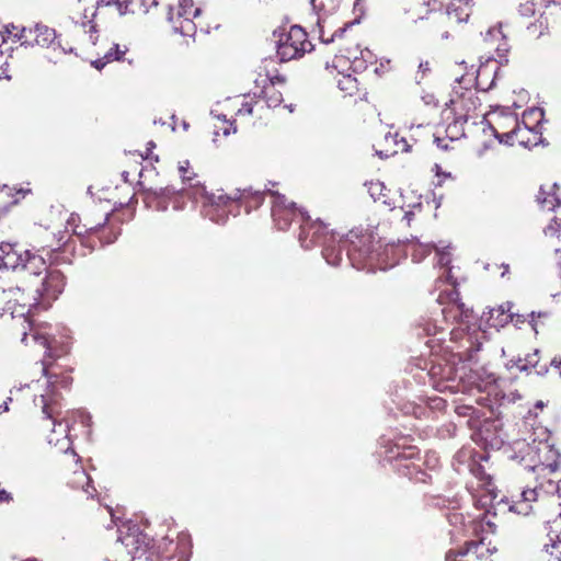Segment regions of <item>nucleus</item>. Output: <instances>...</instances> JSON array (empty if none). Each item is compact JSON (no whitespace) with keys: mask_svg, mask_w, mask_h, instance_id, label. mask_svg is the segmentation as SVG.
Instances as JSON below:
<instances>
[{"mask_svg":"<svg viewBox=\"0 0 561 561\" xmlns=\"http://www.w3.org/2000/svg\"><path fill=\"white\" fill-rule=\"evenodd\" d=\"M473 472L478 479L477 486L472 485L477 492L474 495L476 504L485 512L477 516L469 524V531L477 539L466 542L465 547L460 548L458 551L461 557H474L478 561H490L491 557L497 552V546L489 538V536L493 535L496 530V525L493 522L494 515L491 514V507L497 494L490 476L480 469Z\"/></svg>","mask_w":561,"mask_h":561,"instance_id":"nucleus-1","label":"nucleus"},{"mask_svg":"<svg viewBox=\"0 0 561 561\" xmlns=\"http://www.w3.org/2000/svg\"><path fill=\"white\" fill-rule=\"evenodd\" d=\"M0 305H2L1 316L9 314L13 320V328L21 331L22 343L28 345V337L42 345L46 350V358L59 357L68 352V345L62 344L61 351H57L58 341L50 336L44 327H34L30 319V312L33 307L37 306V296L31 289L25 293L20 287L3 290L0 295Z\"/></svg>","mask_w":561,"mask_h":561,"instance_id":"nucleus-2","label":"nucleus"},{"mask_svg":"<svg viewBox=\"0 0 561 561\" xmlns=\"http://www.w3.org/2000/svg\"><path fill=\"white\" fill-rule=\"evenodd\" d=\"M514 450L520 455L512 458H519L533 471L556 472L560 468L561 453L551 433L543 426L534 428L527 442H515Z\"/></svg>","mask_w":561,"mask_h":561,"instance_id":"nucleus-3","label":"nucleus"},{"mask_svg":"<svg viewBox=\"0 0 561 561\" xmlns=\"http://www.w3.org/2000/svg\"><path fill=\"white\" fill-rule=\"evenodd\" d=\"M42 373L46 377V389L39 397L34 399L35 404H41L43 413L47 419L53 420V430L48 436V443L59 447L62 450H68L70 447L69 438V422L66 419L57 421L60 416V411L57 409V392L56 387L67 388L72 379L70 376H62L60 379L57 374L49 371V364L46 359L42 362Z\"/></svg>","mask_w":561,"mask_h":561,"instance_id":"nucleus-4","label":"nucleus"},{"mask_svg":"<svg viewBox=\"0 0 561 561\" xmlns=\"http://www.w3.org/2000/svg\"><path fill=\"white\" fill-rule=\"evenodd\" d=\"M209 209L206 215L216 222H222L227 213H232V208L241 203L250 211L251 208L257 207L263 202V194L251 188L236 190L231 194L217 191L207 196Z\"/></svg>","mask_w":561,"mask_h":561,"instance_id":"nucleus-5","label":"nucleus"},{"mask_svg":"<svg viewBox=\"0 0 561 561\" xmlns=\"http://www.w3.org/2000/svg\"><path fill=\"white\" fill-rule=\"evenodd\" d=\"M0 268L23 271L35 282L48 267L42 255L32 253L30 250H22L15 244L1 243Z\"/></svg>","mask_w":561,"mask_h":561,"instance_id":"nucleus-6","label":"nucleus"},{"mask_svg":"<svg viewBox=\"0 0 561 561\" xmlns=\"http://www.w3.org/2000/svg\"><path fill=\"white\" fill-rule=\"evenodd\" d=\"M451 368L442 373V378L446 382H440L437 387L439 391L449 390L451 392H463L473 396L476 392H488L491 394L494 390L496 378L485 369L470 370L469 374L461 373L459 381L451 377Z\"/></svg>","mask_w":561,"mask_h":561,"instance_id":"nucleus-7","label":"nucleus"},{"mask_svg":"<svg viewBox=\"0 0 561 561\" xmlns=\"http://www.w3.org/2000/svg\"><path fill=\"white\" fill-rule=\"evenodd\" d=\"M364 248L355 245L347 248V256L352 265L358 270L368 267L370 270H387L398 263L400 250L394 245H386L381 251H370L364 241H359Z\"/></svg>","mask_w":561,"mask_h":561,"instance_id":"nucleus-8","label":"nucleus"},{"mask_svg":"<svg viewBox=\"0 0 561 561\" xmlns=\"http://www.w3.org/2000/svg\"><path fill=\"white\" fill-rule=\"evenodd\" d=\"M443 313L445 322L449 318L456 319L458 316L461 317V321L458 327L453 328L450 331V341L459 344L457 347H453V351L456 350V355L459 359H462V357L470 358L471 353L473 351H478V347L474 346L473 335L468 331L471 312L469 310H463L462 305L455 302L449 305L446 309H443Z\"/></svg>","mask_w":561,"mask_h":561,"instance_id":"nucleus-9","label":"nucleus"},{"mask_svg":"<svg viewBox=\"0 0 561 561\" xmlns=\"http://www.w3.org/2000/svg\"><path fill=\"white\" fill-rule=\"evenodd\" d=\"M447 108L444 111L445 117L448 119L449 114L462 121H472L476 124L478 117H482L481 102L479 92L476 89H463L458 87L454 89L451 98L446 103Z\"/></svg>","mask_w":561,"mask_h":561,"instance_id":"nucleus-10","label":"nucleus"},{"mask_svg":"<svg viewBox=\"0 0 561 561\" xmlns=\"http://www.w3.org/2000/svg\"><path fill=\"white\" fill-rule=\"evenodd\" d=\"M202 0H176L169 8L168 20L175 32L184 36L195 34L198 23L196 20L202 13Z\"/></svg>","mask_w":561,"mask_h":561,"instance_id":"nucleus-11","label":"nucleus"},{"mask_svg":"<svg viewBox=\"0 0 561 561\" xmlns=\"http://www.w3.org/2000/svg\"><path fill=\"white\" fill-rule=\"evenodd\" d=\"M472 0H427L424 5L434 14L438 22L461 23L470 15V2Z\"/></svg>","mask_w":561,"mask_h":561,"instance_id":"nucleus-12","label":"nucleus"},{"mask_svg":"<svg viewBox=\"0 0 561 561\" xmlns=\"http://www.w3.org/2000/svg\"><path fill=\"white\" fill-rule=\"evenodd\" d=\"M488 124L489 131L500 144L513 146L514 131L520 126L517 117L508 111L492 112L482 115V123Z\"/></svg>","mask_w":561,"mask_h":561,"instance_id":"nucleus-13","label":"nucleus"},{"mask_svg":"<svg viewBox=\"0 0 561 561\" xmlns=\"http://www.w3.org/2000/svg\"><path fill=\"white\" fill-rule=\"evenodd\" d=\"M312 44L308 41L307 33L298 25H294L279 39L277 45V55L282 61L300 58L306 53L311 51Z\"/></svg>","mask_w":561,"mask_h":561,"instance_id":"nucleus-14","label":"nucleus"},{"mask_svg":"<svg viewBox=\"0 0 561 561\" xmlns=\"http://www.w3.org/2000/svg\"><path fill=\"white\" fill-rule=\"evenodd\" d=\"M543 113L540 108L533 107L524 112L520 126L513 133L514 144L523 147H534L541 141V133L538 127Z\"/></svg>","mask_w":561,"mask_h":561,"instance_id":"nucleus-15","label":"nucleus"},{"mask_svg":"<svg viewBox=\"0 0 561 561\" xmlns=\"http://www.w3.org/2000/svg\"><path fill=\"white\" fill-rule=\"evenodd\" d=\"M257 102L255 101V95L245 94L242 96H236V98H229L225 100L222 103H219V108L211 110L210 114L216 117L218 121L222 122L224 124H228L226 127L222 128V134L225 136H229L231 134H234L237 131V128L233 126V123H229L227 119V114L222 113V111H231L237 108L236 115H243V114H252L253 113V106Z\"/></svg>","mask_w":561,"mask_h":561,"instance_id":"nucleus-16","label":"nucleus"},{"mask_svg":"<svg viewBox=\"0 0 561 561\" xmlns=\"http://www.w3.org/2000/svg\"><path fill=\"white\" fill-rule=\"evenodd\" d=\"M65 279L64 275L58 270H48L44 272L33 284V293L37 296V302L39 299L43 302L49 304L64 290Z\"/></svg>","mask_w":561,"mask_h":561,"instance_id":"nucleus-17","label":"nucleus"},{"mask_svg":"<svg viewBox=\"0 0 561 561\" xmlns=\"http://www.w3.org/2000/svg\"><path fill=\"white\" fill-rule=\"evenodd\" d=\"M178 171L184 184L183 191L185 195L192 197L196 202L202 201L204 206L209 209V202L207 201V196H209L211 193L206 191L205 186L198 179V175L194 172L191 162L188 160L179 161Z\"/></svg>","mask_w":561,"mask_h":561,"instance_id":"nucleus-18","label":"nucleus"},{"mask_svg":"<svg viewBox=\"0 0 561 561\" xmlns=\"http://www.w3.org/2000/svg\"><path fill=\"white\" fill-rule=\"evenodd\" d=\"M301 224L299 232V242L302 248L310 249L318 243H325L329 240L334 239V233L324 232V225L320 221H311L309 216L305 213H300Z\"/></svg>","mask_w":561,"mask_h":561,"instance_id":"nucleus-19","label":"nucleus"},{"mask_svg":"<svg viewBox=\"0 0 561 561\" xmlns=\"http://www.w3.org/2000/svg\"><path fill=\"white\" fill-rule=\"evenodd\" d=\"M374 58L375 56L369 49L355 47L347 50L346 55H336L333 59L332 67L343 68L344 65L350 64V68L354 71H363L367 68L368 64L374 62Z\"/></svg>","mask_w":561,"mask_h":561,"instance_id":"nucleus-20","label":"nucleus"},{"mask_svg":"<svg viewBox=\"0 0 561 561\" xmlns=\"http://www.w3.org/2000/svg\"><path fill=\"white\" fill-rule=\"evenodd\" d=\"M297 216H300V213L297 214L294 204L288 203L284 195H273L272 217L279 230H286Z\"/></svg>","mask_w":561,"mask_h":561,"instance_id":"nucleus-21","label":"nucleus"},{"mask_svg":"<svg viewBox=\"0 0 561 561\" xmlns=\"http://www.w3.org/2000/svg\"><path fill=\"white\" fill-rule=\"evenodd\" d=\"M478 436L484 442L485 447L500 449L504 443L502 423L499 420H486L478 424Z\"/></svg>","mask_w":561,"mask_h":561,"instance_id":"nucleus-22","label":"nucleus"},{"mask_svg":"<svg viewBox=\"0 0 561 561\" xmlns=\"http://www.w3.org/2000/svg\"><path fill=\"white\" fill-rule=\"evenodd\" d=\"M546 485L541 483L539 486L534 489H526L520 493L518 501L510 504L508 502L501 500L497 505L504 504L508 507V511L519 515H528L531 511V503L537 501L540 493H545Z\"/></svg>","mask_w":561,"mask_h":561,"instance_id":"nucleus-23","label":"nucleus"},{"mask_svg":"<svg viewBox=\"0 0 561 561\" xmlns=\"http://www.w3.org/2000/svg\"><path fill=\"white\" fill-rule=\"evenodd\" d=\"M170 543L167 537L157 539L142 534V554L146 556V561H164L169 558L167 551Z\"/></svg>","mask_w":561,"mask_h":561,"instance_id":"nucleus-24","label":"nucleus"},{"mask_svg":"<svg viewBox=\"0 0 561 561\" xmlns=\"http://www.w3.org/2000/svg\"><path fill=\"white\" fill-rule=\"evenodd\" d=\"M558 191L559 185L557 183L545 184L539 190L537 201L543 209L554 210V218L561 221V201Z\"/></svg>","mask_w":561,"mask_h":561,"instance_id":"nucleus-25","label":"nucleus"},{"mask_svg":"<svg viewBox=\"0 0 561 561\" xmlns=\"http://www.w3.org/2000/svg\"><path fill=\"white\" fill-rule=\"evenodd\" d=\"M118 540L125 546L127 552L131 554V561L135 560V553L139 549V527L136 523L127 522L119 526Z\"/></svg>","mask_w":561,"mask_h":561,"instance_id":"nucleus-26","label":"nucleus"},{"mask_svg":"<svg viewBox=\"0 0 561 561\" xmlns=\"http://www.w3.org/2000/svg\"><path fill=\"white\" fill-rule=\"evenodd\" d=\"M380 146L382 148L376 150V153L381 158H388L399 152H407L409 151L410 148V145L408 144L407 139L403 137H399L398 133H388L387 135H385L382 144H380Z\"/></svg>","mask_w":561,"mask_h":561,"instance_id":"nucleus-27","label":"nucleus"},{"mask_svg":"<svg viewBox=\"0 0 561 561\" xmlns=\"http://www.w3.org/2000/svg\"><path fill=\"white\" fill-rule=\"evenodd\" d=\"M33 35L34 42L39 46H49L56 38L55 30L46 25H36L34 28L21 30L20 34H15L20 39L27 42Z\"/></svg>","mask_w":561,"mask_h":561,"instance_id":"nucleus-28","label":"nucleus"},{"mask_svg":"<svg viewBox=\"0 0 561 561\" xmlns=\"http://www.w3.org/2000/svg\"><path fill=\"white\" fill-rule=\"evenodd\" d=\"M483 38L484 42H486L490 46L494 47L495 50L500 53V56L508 50L506 37L502 31L501 24L490 27L484 33Z\"/></svg>","mask_w":561,"mask_h":561,"instance_id":"nucleus-29","label":"nucleus"},{"mask_svg":"<svg viewBox=\"0 0 561 561\" xmlns=\"http://www.w3.org/2000/svg\"><path fill=\"white\" fill-rule=\"evenodd\" d=\"M512 305L510 302L503 304L490 310L489 321L493 327H503L513 319L511 312Z\"/></svg>","mask_w":561,"mask_h":561,"instance_id":"nucleus-30","label":"nucleus"},{"mask_svg":"<svg viewBox=\"0 0 561 561\" xmlns=\"http://www.w3.org/2000/svg\"><path fill=\"white\" fill-rule=\"evenodd\" d=\"M263 83V90L262 94L265 99V103L268 107H276L278 106L282 101V93L275 88V83L273 79L266 78L262 80Z\"/></svg>","mask_w":561,"mask_h":561,"instance_id":"nucleus-31","label":"nucleus"},{"mask_svg":"<svg viewBox=\"0 0 561 561\" xmlns=\"http://www.w3.org/2000/svg\"><path fill=\"white\" fill-rule=\"evenodd\" d=\"M366 185L368 188V193L370 194L375 202H381L385 205H390L388 201L389 190L385 186L382 182L370 181Z\"/></svg>","mask_w":561,"mask_h":561,"instance_id":"nucleus-32","label":"nucleus"},{"mask_svg":"<svg viewBox=\"0 0 561 561\" xmlns=\"http://www.w3.org/2000/svg\"><path fill=\"white\" fill-rule=\"evenodd\" d=\"M334 242L335 238L333 240H329L328 242L325 241L322 254L330 265L336 266L342 261V249L341 245L336 249Z\"/></svg>","mask_w":561,"mask_h":561,"instance_id":"nucleus-33","label":"nucleus"},{"mask_svg":"<svg viewBox=\"0 0 561 561\" xmlns=\"http://www.w3.org/2000/svg\"><path fill=\"white\" fill-rule=\"evenodd\" d=\"M337 72L341 78L337 79V85L341 91L345 92L348 95H353L358 90L357 79L351 76L350 73H344L343 69H339Z\"/></svg>","mask_w":561,"mask_h":561,"instance_id":"nucleus-34","label":"nucleus"},{"mask_svg":"<svg viewBox=\"0 0 561 561\" xmlns=\"http://www.w3.org/2000/svg\"><path fill=\"white\" fill-rule=\"evenodd\" d=\"M192 540L191 536L185 533H181L178 536V561H188L191 556Z\"/></svg>","mask_w":561,"mask_h":561,"instance_id":"nucleus-35","label":"nucleus"},{"mask_svg":"<svg viewBox=\"0 0 561 561\" xmlns=\"http://www.w3.org/2000/svg\"><path fill=\"white\" fill-rule=\"evenodd\" d=\"M467 121H462L454 116V121L449 123L446 127V137L450 140H458L461 137L465 136V125L467 124Z\"/></svg>","mask_w":561,"mask_h":561,"instance_id":"nucleus-36","label":"nucleus"},{"mask_svg":"<svg viewBox=\"0 0 561 561\" xmlns=\"http://www.w3.org/2000/svg\"><path fill=\"white\" fill-rule=\"evenodd\" d=\"M311 5L318 13L328 15L339 10L341 0H311Z\"/></svg>","mask_w":561,"mask_h":561,"instance_id":"nucleus-37","label":"nucleus"},{"mask_svg":"<svg viewBox=\"0 0 561 561\" xmlns=\"http://www.w3.org/2000/svg\"><path fill=\"white\" fill-rule=\"evenodd\" d=\"M456 413L461 416H469V424L472 427L478 426V419L481 415V411L470 403L458 404L456 407Z\"/></svg>","mask_w":561,"mask_h":561,"instance_id":"nucleus-38","label":"nucleus"},{"mask_svg":"<svg viewBox=\"0 0 561 561\" xmlns=\"http://www.w3.org/2000/svg\"><path fill=\"white\" fill-rule=\"evenodd\" d=\"M125 54V50H121L118 45H114L102 59L94 60L92 65L96 69H102L107 62L118 60Z\"/></svg>","mask_w":561,"mask_h":561,"instance_id":"nucleus-39","label":"nucleus"},{"mask_svg":"<svg viewBox=\"0 0 561 561\" xmlns=\"http://www.w3.org/2000/svg\"><path fill=\"white\" fill-rule=\"evenodd\" d=\"M411 254L413 257V261H421L426 255H428L434 248L432 244H423L420 242H412L410 245Z\"/></svg>","mask_w":561,"mask_h":561,"instance_id":"nucleus-40","label":"nucleus"},{"mask_svg":"<svg viewBox=\"0 0 561 561\" xmlns=\"http://www.w3.org/2000/svg\"><path fill=\"white\" fill-rule=\"evenodd\" d=\"M546 553L551 557L550 561H561V531L558 536V539L553 541L550 546H546Z\"/></svg>","mask_w":561,"mask_h":561,"instance_id":"nucleus-41","label":"nucleus"},{"mask_svg":"<svg viewBox=\"0 0 561 561\" xmlns=\"http://www.w3.org/2000/svg\"><path fill=\"white\" fill-rule=\"evenodd\" d=\"M545 493L552 494L556 496V502L561 505V480L554 484L553 481L549 480L546 484Z\"/></svg>","mask_w":561,"mask_h":561,"instance_id":"nucleus-42","label":"nucleus"},{"mask_svg":"<svg viewBox=\"0 0 561 561\" xmlns=\"http://www.w3.org/2000/svg\"><path fill=\"white\" fill-rule=\"evenodd\" d=\"M449 247H445V245H438V247H435V250H436V254L438 256V263L442 265V266H447L450 261H451V256H450V252L447 250Z\"/></svg>","mask_w":561,"mask_h":561,"instance_id":"nucleus-43","label":"nucleus"},{"mask_svg":"<svg viewBox=\"0 0 561 561\" xmlns=\"http://www.w3.org/2000/svg\"><path fill=\"white\" fill-rule=\"evenodd\" d=\"M153 149H156V144L153 141L147 142L146 154H142V160L148 161V164L154 169L153 164L159 161L158 154H153Z\"/></svg>","mask_w":561,"mask_h":561,"instance_id":"nucleus-44","label":"nucleus"},{"mask_svg":"<svg viewBox=\"0 0 561 561\" xmlns=\"http://www.w3.org/2000/svg\"><path fill=\"white\" fill-rule=\"evenodd\" d=\"M561 230V221L553 218L552 221L545 228L543 232L547 237H556Z\"/></svg>","mask_w":561,"mask_h":561,"instance_id":"nucleus-45","label":"nucleus"},{"mask_svg":"<svg viewBox=\"0 0 561 561\" xmlns=\"http://www.w3.org/2000/svg\"><path fill=\"white\" fill-rule=\"evenodd\" d=\"M99 4L110 5L112 3L117 5V9L121 14H125L128 11V5L126 0H99Z\"/></svg>","mask_w":561,"mask_h":561,"instance_id":"nucleus-46","label":"nucleus"},{"mask_svg":"<svg viewBox=\"0 0 561 561\" xmlns=\"http://www.w3.org/2000/svg\"><path fill=\"white\" fill-rule=\"evenodd\" d=\"M391 70V60L381 58L379 60L378 66L375 68V73L378 76H383Z\"/></svg>","mask_w":561,"mask_h":561,"instance_id":"nucleus-47","label":"nucleus"},{"mask_svg":"<svg viewBox=\"0 0 561 561\" xmlns=\"http://www.w3.org/2000/svg\"><path fill=\"white\" fill-rule=\"evenodd\" d=\"M95 7L93 3H90L88 7L83 8L82 12V24L91 23L93 18L95 16Z\"/></svg>","mask_w":561,"mask_h":561,"instance_id":"nucleus-48","label":"nucleus"},{"mask_svg":"<svg viewBox=\"0 0 561 561\" xmlns=\"http://www.w3.org/2000/svg\"><path fill=\"white\" fill-rule=\"evenodd\" d=\"M78 476L80 479L87 481V488H84L85 493L90 496H93L95 489L90 484V482H91L90 477L84 471L78 472Z\"/></svg>","mask_w":561,"mask_h":561,"instance_id":"nucleus-49","label":"nucleus"},{"mask_svg":"<svg viewBox=\"0 0 561 561\" xmlns=\"http://www.w3.org/2000/svg\"><path fill=\"white\" fill-rule=\"evenodd\" d=\"M519 12L522 15L530 16L535 13V8L533 2H526L520 5Z\"/></svg>","mask_w":561,"mask_h":561,"instance_id":"nucleus-50","label":"nucleus"},{"mask_svg":"<svg viewBox=\"0 0 561 561\" xmlns=\"http://www.w3.org/2000/svg\"><path fill=\"white\" fill-rule=\"evenodd\" d=\"M73 416H78L81 423L85 426H90L91 416L82 411H77L71 413Z\"/></svg>","mask_w":561,"mask_h":561,"instance_id":"nucleus-51","label":"nucleus"},{"mask_svg":"<svg viewBox=\"0 0 561 561\" xmlns=\"http://www.w3.org/2000/svg\"><path fill=\"white\" fill-rule=\"evenodd\" d=\"M465 557H461L459 554V551H449L446 554V561H466L463 560Z\"/></svg>","mask_w":561,"mask_h":561,"instance_id":"nucleus-52","label":"nucleus"},{"mask_svg":"<svg viewBox=\"0 0 561 561\" xmlns=\"http://www.w3.org/2000/svg\"><path fill=\"white\" fill-rule=\"evenodd\" d=\"M344 33V28H340L337 32H335L333 35H331L330 37H325L323 32L321 31L320 33V38L323 43H332L334 41V37L337 36V35H342Z\"/></svg>","mask_w":561,"mask_h":561,"instance_id":"nucleus-53","label":"nucleus"},{"mask_svg":"<svg viewBox=\"0 0 561 561\" xmlns=\"http://www.w3.org/2000/svg\"><path fill=\"white\" fill-rule=\"evenodd\" d=\"M439 330H443V328L438 327L436 322L433 325H430V323H427L426 327L424 328V331L427 334H433V335L437 334Z\"/></svg>","mask_w":561,"mask_h":561,"instance_id":"nucleus-54","label":"nucleus"},{"mask_svg":"<svg viewBox=\"0 0 561 561\" xmlns=\"http://www.w3.org/2000/svg\"><path fill=\"white\" fill-rule=\"evenodd\" d=\"M430 70V65L428 62H421L420 66H419V72L422 73L421 78H423L425 76V73Z\"/></svg>","mask_w":561,"mask_h":561,"instance_id":"nucleus-55","label":"nucleus"},{"mask_svg":"<svg viewBox=\"0 0 561 561\" xmlns=\"http://www.w3.org/2000/svg\"><path fill=\"white\" fill-rule=\"evenodd\" d=\"M11 500V494L5 490L0 489V502H9Z\"/></svg>","mask_w":561,"mask_h":561,"instance_id":"nucleus-56","label":"nucleus"},{"mask_svg":"<svg viewBox=\"0 0 561 561\" xmlns=\"http://www.w3.org/2000/svg\"><path fill=\"white\" fill-rule=\"evenodd\" d=\"M435 142L437 144V146L444 150H447L448 149V145L447 142L442 139L440 137H435Z\"/></svg>","mask_w":561,"mask_h":561,"instance_id":"nucleus-57","label":"nucleus"},{"mask_svg":"<svg viewBox=\"0 0 561 561\" xmlns=\"http://www.w3.org/2000/svg\"><path fill=\"white\" fill-rule=\"evenodd\" d=\"M490 149V146L488 144H483V146H481L480 148L477 149V154L479 157H482L484 156V153L486 152V150Z\"/></svg>","mask_w":561,"mask_h":561,"instance_id":"nucleus-58","label":"nucleus"},{"mask_svg":"<svg viewBox=\"0 0 561 561\" xmlns=\"http://www.w3.org/2000/svg\"><path fill=\"white\" fill-rule=\"evenodd\" d=\"M150 198H151V194L148 193V192H144L142 191V201L148 205V206H151V202H150Z\"/></svg>","mask_w":561,"mask_h":561,"instance_id":"nucleus-59","label":"nucleus"},{"mask_svg":"<svg viewBox=\"0 0 561 561\" xmlns=\"http://www.w3.org/2000/svg\"><path fill=\"white\" fill-rule=\"evenodd\" d=\"M435 170H436V175L437 176L444 175L445 178H451L450 173H443V172H440L439 165H435Z\"/></svg>","mask_w":561,"mask_h":561,"instance_id":"nucleus-60","label":"nucleus"},{"mask_svg":"<svg viewBox=\"0 0 561 561\" xmlns=\"http://www.w3.org/2000/svg\"><path fill=\"white\" fill-rule=\"evenodd\" d=\"M9 411V402L4 401L2 404H0V413H4Z\"/></svg>","mask_w":561,"mask_h":561,"instance_id":"nucleus-61","label":"nucleus"},{"mask_svg":"<svg viewBox=\"0 0 561 561\" xmlns=\"http://www.w3.org/2000/svg\"><path fill=\"white\" fill-rule=\"evenodd\" d=\"M5 43V32L0 28V47Z\"/></svg>","mask_w":561,"mask_h":561,"instance_id":"nucleus-62","label":"nucleus"},{"mask_svg":"<svg viewBox=\"0 0 561 561\" xmlns=\"http://www.w3.org/2000/svg\"><path fill=\"white\" fill-rule=\"evenodd\" d=\"M423 100H424V102H425L426 104H432V103H434V96H433V95H426V96H424V98H423Z\"/></svg>","mask_w":561,"mask_h":561,"instance_id":"nucleus-63","label":"nucleus"},{"mask_svg":"<svg viewBox=\"0 0 561 561\" xmlns=\"http://www.w3.org/2000/svg\"><path fill=\"white\" fill-rule=\"evenodd\" d=\"M76 220H77V217L75 215H71L70 218L68 219V225H71V226L75 225Z\"/></svg>","mask_w":561,"mask_h":561,"instance_id":"nucleus-64","label":"nucleus"}]
</instances>
